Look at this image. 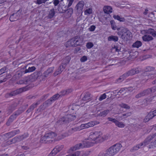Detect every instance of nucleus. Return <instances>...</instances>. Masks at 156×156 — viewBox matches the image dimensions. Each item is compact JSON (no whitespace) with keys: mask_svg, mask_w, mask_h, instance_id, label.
<instances>
[{"mask_svg":"<svg viewBox=\"0 0 156 156\" xmlns=\"http://www.w3.org/2000/svg\"><path fill=\"white\" fill-rule=\"evenodd\" d=\"M122 145L119 143L116 144L108 149L104 154V156H113L120 150Z\"/></svg>","mask_w":156,"mask_h":156,"instance_id":"f257e3e1","label":"nucleus"},{"mask_svg":"<svg viewBox=\"0 0 156 156\" xmlns=\"http://www.w3.org/2000/svg\"><path fill=\"white\" fill-rule=\"evenodd\" d=\"M57 135L55 132L51 131L48 132L41 138L40 142L42 143H51L54 140V138Z\"/></svg>","mask_w":156,"mask_h":156,"instance_id":"f03ea898","label":"nucleus"},{"mask_svg":"<svg viewBox=\"0 0 156 156\" xmlns=\"http://www.w3.org/2000/svg\"><path fill=\"white\" fill-rule=\"evenodd\" d=\"M76 118V116L75 115L68 114L65 116L60 118L57 121V122L60 124H66L75 120Z\"/></svg>","mask_w":156,"mask_h":156,"instance_id":"7ed1b4c3","label":"nucleus"},{"mask_svg":"<svg viewBox=\"0 0 156 156\" xmlns=\"http://www.w3.org/2000/svg\"><path fill=\"white\" fill-rule=\"evenodd\" d=\"M101 133L100 132L95 131L90 133L89 138L95 141V143H99L103 141L101 136Z\"/></svg>","mask_w":156,"mask_h":156,"instance_id":"20e7f679","label":"nucleus"},{"mask_svg":"<svg viewBox=\"0 0 156 156\" xmlns=\"http://www.w3.org/2000/svg\"><path fill=\"white\" fill-rule=\"evenodd\" d=\"M29 87L28 86H27L26 87L20 88L7 93L6 95L10 97L16 95L23 91L28 90Z\"/></svg>","mask_w":156,"mask_h":156,"instance_id":"39448f33","label":"nucleus"},{"mask_svg":"<svg viewBox=\"0 0 156 156\" xmlns=\"http://www.w3.org/2000/svg\"><path fill=\"white\" fill-rule=\"evenodd\" d=\"M138 69H132L128 72L124 73L122 76L118 79V81L120 80V82L122 81L124 79L126 78L127 77L129 76H132L135 74L139 73V71Z\"/></svg>","mask_w":156,"mask_h":156,"instance_id":"423d86ee","label":"nucleus"},{"mask_svg":"<svg viewBox=\"0 0 156 156\" xmlns=\"http://www.w3.org/2000/svg\"><path fill=\"white\" fill-rule=\"evenodd\" d=\"M138 69H132L128 72L124 73L122 76L118 79V81L120 80V82L122 81L124 79L126 78L127 77L129 76H132L135 74L139 73V71Z\"/></svg>","mask_w":156,"mask_h":156,"instance_id":"0eeeda50","label":"nucleus"},{"mask_svg":"<svg viewBox=\"0 0 156 156\" xmlns=\"http://www.w3.org/2000/svg\"><path fill=\"white\" fill-rule=\"evenodd\" d=\"M156 136V133L152 135H150L148 136L144 141L143 142L141 143L140 144H137V145L139 148H142L144 146L148 144L149 143L153 138H154Z\"/></svg>","mask_w":156,"mask_h":156,"instance_id":"6e6552de","label":"nucleus"},{"mask_svg":"<svg viewBox=\"0 0 156 156\" xmlns=\"http://www.w3.org/2000/svg\"><path fill=\"white\" fill-rule=\"evenodd\" d=\"M32 76L26 77L24 78L23 80H18L16 82V83L18 84H28L30 83L33 80H32Z\"/></svg>","mask_w":156,"mask_h":156,"instance_id":"1a4fd4ad","label":"nucleus"},{"mask_svg":"<svg viewBox=\"0 0 156 156\" xmlns=\"http://www.w3.org/2000/svg\"><path fill=\"white\" fill-rule=\"evenodd\" d=\"M151 93H152L151 92V89L150 88H148L144 90L142 92L136 94L135 96V98H139L142 97L147 95Z\"/></svg>","mask_w":156,"mask_h":156,"instance_id":"9d476101","label":"nucleus"},{"mask_svg":"<svg viewBox=\"0 0 156 156\" xmlns=\"http://www.w3.org/2000/svg\"><path fill=\"white\" fill-rule=\"evenodd\" d=\"M22 137V136H17L8 141L7 142L9 144H11L20 142L23 140Z\"/></svg>","mask_w":156,"mask_h":156,"instance_id":"9b49d317","label":"nucleus"},{"mask_svg":"<svg viewBox=\"0 0 156 156\" xmlns=\"http://www.w3.org/2000/svg\"><path fill=\"white\" fill-rule=\"evenodd\" d=\"M36 69H26L24 71L23 70L21 71L17 72L16 75L19 77L21 76L23 74H25L27 73L32 72L34 71Z\"/></svg>","mask_w":156,"mask_h":156,"instance_id":"f8f14e48","label":"nucleus"},{"mask_svg":"<svg viewBox=\"0 0 156 156\" xmlns=\"http://www.w3.org/2000/svg\"><path fill=\"white\" fill-rule=\"evenodd\" d=\"M120 29V28H118V29ZM121 29L122 30V31H123L124 32H125V35H126V36H125L124 37L126 39H129L130 38V37L132 36V34L131 32L128 30H127V29L124 28V27H121Z\"/></svg>","mask_w":156,"mask_h":156,"instance_id":"ddd939ff","label":"nucleus"},{"mask_svg":"<svg viewBox=\"0 0 156 156\" xmlns=\"http://www.w3.org/2000/svg\"><path fill=\"white\" fill-rule=\"evenodd\" d=\"M84 5V2L82 1H80L76 5V8L78 11L82 12Z\"/></svg>","mask_w":156,"mask_h":156,"instance_id":"4468645a","label":"nucleus"},{"mask_svg":"<svg viewBox=\"0 0 156 156\" xmlns=\"http://www.w3.org/2000/svg\"><path fill=\"white\" fill-rule=\"evenodd\" d=\"M95 143L93 142L90 141V140H89V139L84 141L82 142L83 147H89L93 145Z\"/></svg>","mask_w":156,"mask_h":156,"instance_id":"2eb2a0df","label":"nucleus"},{"mask_svg":"<svg viewBox=\"0 0 156 156\" xmlns=\"http://www.w3.org/2000/svg\"><path fill=\"white\" fill-rule=\"evenodd\" d=\"M91 94L89 92H87L84 94V97L82 98V100L85 102L83 103H86L91 100Z\"/></svg>","mask_w":156,"mask_h":156,"instance_id":"dca6fc26","label":"nucleus"},{"mask_svg":"<svg viewBox=\"0 0 156 156\" xmlns=\"http://www.w3.org/2000/svg\"><path fill=\"white\" fill-rule=\"evenodd\" d=\"M26 107L25 106L23 105L21 108H20L18 110L16 111L13 114L17 116L20 115L26 109Z\"/></svg>","mask_w":156,"mask_h":156,"instance_id":"f3484780","label":"nucleus"},{"mask_svg":"<svg viewBox=\"0 0 156 156\" xmlns=\"http://www.w3.org/2000/svg\"><path fill=\"white\" fill-rule=\"evenodd\" d=\"M41 100L38 101L35 103H33L30 107L26 111L27 113H29L31 111L34 110V109L36 108L37 105L40 103Z\"/></svg>","mask_w":156,"mask_h":156,"instance_id":"a211bd4d","label":"nucleus"},{"mask_svg":"<svg viewBox=\"0 0 156 156\" xmlns=\"http://www.w3.org/2000/svg\"><path fill=\"white\" fill-rule=\"evenodd\" d=\"M103 9L104 12L108 14H110L112 12V7L110 6H105L103 7Z\"/></svg>","mask_w":156,"mask_h":156,"instance_id":"6ab92c4d","label":"nucleus"},{"mask_svg":"<svg viewBox=\"0 0 156 156\" xmlns=\"http://www.w3.org/2000/svg\"><path fill=\"white\" fill-rule=\"evenodd\" d=\"M7 69H0V75L2 74H5L4 75H6V78L7 79L8 78H10L11 76L9 74L10 73H8V71H6Z\"/></svg>","mask_w":156,"mask_h":156,"instance_id":"aec40b11","label":"nucleus"},{"mask_svg":"<svg viewBox=\"0 0 156 156\" xmlns=\"http://www.w3.org/2000/svg\"><path fill=\"white\" fill-rule=\"evenodd\" d=\"M82 143L76 144L73 147H71L69 149V151H73L81 148H83Z\"/></svg>","mask_w":156,"mask_h":156,"instance_id":"412c9836","label":"nucleus"},{"mask_svg":"<svg viewBox=\"0 0 156 156\" xmlns=\"http://www.w3.org/2000/svg\"><path fill=\"white\" fill-rule=\"evenodd\" d=\"M133 90V87H132L122 88H121V89L117 92V94L119 95L120 94H119V93H121L122 92H124V91L125 90L126 92H127L128 91H131Z\"/></svg>","mask_w":156,"mask_h":156,"instance_id":"4be33fe9","label":"nucleus"},{"mask_svg":"<svg viewBox=\"0 0 156 156\" xmlns=\"http://www.w3.org/2000/svg\"><path fill=\"white\" fill-rule=\"evenodd\" d=\"M20 13L19 12H18L17 13H14L13 14L11 15L9 18V20L11 21H14L18 19L19 18L20 15H18V14Z\"/></svg>","mask_w":156,"mask_h":156,"instance_id":"5701e85b","label":"nucleus"},{"mask_svg":"<svg viewBox=\"0 0 156 156\" xmlns=\"http://www.w3.org/2000/svg\"><path fill=\"white\" fill-rule=\"evenodd\" d=\"M16 116H15L13 114L11 115L9 119L7 122L6 123V124L7 126H9L11 123L13 121V120L16 119Z\"/></svg>","mask_w":156,"mask_h":156,"instance_id":"b1692460","label":"nucleus"},{"mask_svg":"<svg viewBox=\"0 0 156 156\" xmlns=\"http://www.w3.org/2000/svg\"><path fill=\"white\" fill-rule=\"evenodd\" d=\"M18 105L17 103H14L9 106L8 110L9 112H12L15 110Z\"/></svg>","mask_w":156,"mask_h":156,"instance_id":"393cba45","label":"nucleus"},{"mask_svg":"<svg viewBox=\"0 0 156 156\" xmlns=\"http://www.w3.org/2000/svg\"><path fill=\"white\" fill-rule=\"evenodd\" d=\"M118 38L117 36L114 35H111L109 36L108 38V41H113L116 42L118 41Z\"/></svg>","mask_w":156,"mask_h":156,"instance_id":"a878e982","label":"nucleus"},{"mask_svg":"<svg viewBox=\"0 0 156 156\" xmlns=\"http://www.w3.org/2000/svg\"><path fill=\"white\" fill-rule=\"evenodd\" d=\"M70 41L72 46L76 47L79 45V44L78 43V40H76L75 37L71 39Z\"/></svg>","mask_w":156,"mask_h":156,"instance_id":"bb28decb","label":"nucleus"},{"mask_svg":"<svg viewBox=\"0 0 156 156\" xmlns=\"http://www.w3.org/2000/svg\"><path fill=\"white\" fill-rule=\"evenodd\" d=\"M64 146L62 145L60 146H57L54 148L53 150L56 152V154L59 152H60L63 148Z\"/></svg>","mask_w":156,"mask_h":156,"instance_id":"cd10ccee","label":"nucleus"},{"mask_svg":"<svg viewBox=\"0 0 156 156\" xmlns=\"http://www.w3.org/2000/svg\"><path fill=\"white\" fill-rule=\"evenodd\" d=\"M142 39L145 41H148L153 39V37L150 35H146L142 37Z\"/></svg>","mask_w":156,"mask_h":156,"instance_id":"c85d7f7f","label":"nucleus"},{"mask_svg":"<svg viewBox=\"0 0 156 156\" xmlns=\"http://www.w3.org/2000/svg\"><path fill=\"white\" fill-rule=\"evenodd\" d=\"M55 12L54 9H51L48 11V17L49 18L51 19L55 16Z\"/></svg>","mask_w":156,"mask_h":156,"instance_id":"c756f323","label":"nucleus"},{"mask_svg":"<svg viewBox=\"0 0 156 156\" xmlns=\"http://www.w3.org/2000/svg\"><path fill=\"white\" fill-rule=\"evenodd\" d=\"M146 33L148 34H151L154 37H156V31L152 29H150L146 30Z\"/></svg>","mask_w":156,"mask_h":156,"instance_id":"7c9ffc66","label":"nucleus"},{"mask_svg":"<svg viewBox=\"0 0 156 156\" xmlns=\"http://www.w3.org/2000/svg\"><path fill=\"white\" fill-rule=\"evenodd\" d=\"M109 112V110L108 109H106L101 112L98 115L104 117Z\"/></svg>","mask_w":156,"mask_h":156,"instance_id":"2f4dec72","label":"nucleus"},{"mask_svg":"<svg viewBox=\"0 0 156 156\" xmlns=\"http://www.w3.org/2000/svg\"><path fill=\"white\" fill-rule=\"evenodd\" d=\"M67 12L66 13V16L68 18L70 17L73 13V9L72 8H70L68 9L67 10Z\"/></svg>","mask_w":156,"mask_h":156,"instance_id":"473e14b6","label":"nucleus"},{"mask_svg":"<svg viewBox=\"0 0 156 156\" xmlns=\"http://www.w3.org/2000/svg\"><path fill=\"white\" fill-rule=\"evenodd\" d=\"M121 27H117V30H118L117 34L119 36H121L122 37H124V36L125 35V32H124L123 31H122L121 28L119 29H117L118 28H121Z\"/></svg>","mask_w":156,"mask_h":156,"instance_id":"72a5a7b5","label":"nucleus"},{"mask_svg":"<svg viewBox=\"0 0 156 156\" xmlns=\"http://www.w3.org/2000/svg\"><path fill=\"white\" fill-rule=\"evenodd\" d=\"M113 17L115 20H117L121 22H123L125 20L124 18L121 17L118 15H114L113 16Z\"/></svg>","mask_w":156,"mask_h":156,"instance_id":"f704fd0d","label":"nucleus"},{"mask_svg":"<svg viewBox=\"0 0 156 156\" xmlns=\"http://www.w3.org/2000/svg\"><path fill=\"white\" fill-rule=\"evenodd\" d=\"M142 44L140 41H137L133 44L132 46L134 48H138L142 45Z\"/></svg>","mask_w":156,"mask_h":156,"instance_id":"c9c22d12","label":"nucleus"},{"mask_svg":"<svg viewBox=\"0 0 156 156\" xmlns=\"http://www.w3.org/2000/svg\"><path fill=\"white\" fill-rule=\"evenodd\" d=\"M93 12L92 9L91 8H89L87 9L84 11V13L85 15H88L91 14Z\"/></svg>","mask_w":156,"mask_h":156,"instance_id":"e433bc0d","label":"nucleus"},{"mask_svg":"<svg viewBox=\"0 0 156 156\" xmlns=\"http://www.w3.org/2000/svg\"><path fill=\"white\" fill-rule=\"evenodd\" d=\"M81 127L80 126L72 128L69 130V131L71 133H73L74 132L81 129Z\"/></svg>","mask_w":156,"mask_h":156,"instance_id":"4c0bfd02","label":"nucleus"},{"mask_svg":"<svg viewBox=\"0 0 156 156\" xmlns=\"http://www.w3.org/2000/svg\"><path fill=\"white\" fill-rule=\"evenodd\" d=\"M60 97V95H59V94H57L51 97L50 98V99L53 102L57 100Z\"/></svg>","mask_w":156,"mask_h":156,"instance_id":"58836bf2","label":"nucleus"},{"mask_svg":"<svg viewBox=\"0 0 156 156\" xmlns=\"http://www.w3.org/2000/svg\"><path fill=\"white\" fill-rule=\"evenodd\" d=\"M52 71V70L51 69H48L43 74V76L45 77H48V75L50 74Z\"/></svg>","mask_w":156,"mask_h":156,"instance_id":"ea45409f","label":"nucleus"},{"mask_svg":"<svg viewBox=\"0 0 156 156\" xmlns=\"http://www.w3.org/2000/svg\"><path fill=\"white\" fill-rule=\"evenodd\" d=\"M110 23L112 29L114 30H115L117 29V28L118 27H116L115 25V22L113 20H112L110 21Z\"/></svg>","mask_w":156,"mask_h":156,"instance_id":"a19ab883","label":"nucleus"},{"mask_svg":"<svg viewBox=\"0 0 156 156\" xmlns=\"http://www.w3.org/2000/svg\"><path fill=\"white\" fill-rule=\"evenodd\" d=\"M46 108H47L46 106L45 105V104L44 103H43L39 106V107L37 109V111H39V112H41L42 111L44 110Z\"/></svg>","mask_w":156,"mask_h":156,"instance_id":"79ce46f5","label":"nucleus"},{"mask_svg":"<svg viewBox=\"0 0 156 156\" xmlns=\"http://www.w3.org/2000/svg\"><path fill=\"white\" fill-rule=\"evenodd\" d=\"M3 135L6 137L8 139L11 138L14 136L11 131L7 133H5L3 134Z\"/></svg>","mask_w":156,"mask_h":156,"instance_id":"37998d69","label":"nucleus"},{"mask_svg":"<svg viewBox=\"0 0 156 156\" xmlns=\"http://www.w3.org/2000/svg\"><path fill=\"white\" fill-rule=\"evenodd\" d=\"M116 126H117L119 127L123 128L124 127L125 125L122 122H120L118 120L115 124Z\"/></svg>","mask_w":156,"mask_h":156,"instance_id":"c03bdc74","label":"nucleus"},{"mask_svg":"<svg viewBox=\"0 0 156 156\" xmlns=\"http://www.w3.org/2000/svg\"><path fill=\"white\" fill-rule=\"evenodd\" d=\"M52 101L49 99L47 100L44 103L45 104V105L47 108L51 105L52 104Z\"/></svg>","mask_w":156,"mask_h":156,"instance_id":"a18cd8bd","label":"nucleus"},{"mask_svg":"<svg viewBox=\"0 0 156 156\" xmlns=\"http://www.w3.org/2000/svg\"><path fill=\"white\" fill-rule=\"evenodd\" d=\"M147 117H149L150 119H152L154 117L156 116V114H154L153 111H151L149 113H148V114L147 115Z\"/></svg>","mask_w":156,"mask_h":156,"instance_id":"49530a36","label":"nucleus"},{"mask_svg":"<svg viewBox=\"0 0 156 156\" xmlns=\"http://www.w3.org/2000/svg\"><path fill=\"white\" fill-rule=\"evenodd\" d=\"M62 69H57L56 70L54 73V76H56L58 74H60L61 72L63 71V70H61Z\"/></svg>","mask_w":156,"mask_h":156,"instance_id":"de8ad7c7","label":"nucleus"},{"mask_svg":"<svg viewBox=\"0 0 156 156\" xmlns=\"http://www.w3.org/2000/svg\"><path fill=\"white\" fill-rule=\"evenodd\" d=\"M94 44L92 42H88L86 44V47L88 49H90L93 47Z\"/></svg>","mask_w":156,"mask_h":156,"instance_id":"09e8293b","label":"nucleus"},{"mask_svg":"<svg viewBox=\"0 0 156 156\" xmlns=\"http://www.w3.org/2000/svg\"><path fill=\"white\" fill-rule=\"evenodd\" d=\"M107 119L109 121H110L114 123L115 124L116 123V122L117 121V120H116L115 119L113 118L109 117L107 118Z\"/></svg>","mask_w":156,"mask_h":156,"instance_id":"8fccbe9b","label":"nucleus"},{"mask_svg":"<svg viewBox=\"0 0 156 156\" xmlns=\"http://www.w3.org/2000/svg\"><path fill=\"white\" fill-rule=\"evenodd\" d=\"M107 95L105 93H104L103 94L101 95L100 96L99 100L100 101H101L105 99L106 98Z\"/></svg>","mask_w":156,"mask_h":156,"instance_id":"3c124183","label":"nucleus"},{"mask_svg":"<svg viewBox=\"0 0 156 156\" xmlns=\"http://www.w3.org/2000/svg\"><path fill=\"white\" fill-rule=\"evenodd\" d=\"M11 132L12 133L13 136H14L16 134H19L20 132V131L19 129H17L16 130L12 131Z\"/></svg>","mask_w":156,"mask_h":156,"instance_id":"603ef678","label":"nucleus"},{"mask_svg":"<svg viewBox=\"0 0 156 156\" xmlns=\"http://www.w3.org/2000/svg\"><path fill=\"white\" fill-rule=\"evenodd\" d=\"M131 115V113L130 112H128L125 114H122V115L121 116V117H122V116L123 117V118H125L126 117H127L129 116H130Z\"/></svg>","mask_w":156,"mask_h":156,"instance_id":"864d4df0","label":"nucleus"},{"mask_svg":"<svg viewBox=\"0 0 156 156\" xmlns=\"http://www.w3.org/2000/svg\"><path fill=\"white\" fill-rule=\"evenodd\" d=\"M120 106L121 107L129 109L130 108V107L129 105L124 103H122L120 105Z\"/></svg>","mask_w":156,"mask_h":156,"instance_id":"5fc2aeb1","label":"nucleus"},{"mask_svg":"<svg viewBox=\"0 0 156 156\" xmlns=\"http://www.w3.org/2000/svg\"><path fill=\"white\" fill-rule=\"evenodd\" d=\"M75 38L76 40L78 39V43L79 44V45L81 44L82 43V40L78 36H76Z\"/></svg>","mask_w":156,"mask_h":156,"instance_id":"6e6d98bb","label":"nucleus"},{"mask_svg":"<svg viewBox=\"0 0 156 156\" xmlns=\"http://www.w3.org/2000/svg\"><path fill=\"white\" fill-rule=\"evenodd\" d=\"M89 125L88 123L84 124H82L81 125V127L83 128H87L90 127V126Z\"/></svg>","mask_w":156,"mask_h":156,"instance_id":"4d7b16f0","label":"nucleus"},{"mask_svg":"<svg viewBox=\"0 0 156 156\" xmlns=\"http://www.w3.org/2000/svg\"><path fill=\"white\" fill-rule=\"evenodd\" d=\"M87 60V56H83L80 59V61L81 62H84Z\"/></svg>","mask_w":156,"mask_h":156,"instance_id":"13d9d810","label":"nucleus"},{"mask_svg":"<svg viewBox=\"0 0 156 156\" xmlns=\"http://www.w3.org/2000/svg\"><path fill=\"white\" fill-rule=\"evenodd\" d=\"M112 50L117 52H119L120 51V48L117 46H114L112 48Z\"/></svg>","mask_w":156,"mask_h":156,"instance_id":"bf43d9fd","label":"nucleus"},{"mask_svg":"<svg viewBox=\"0 0 156 156\" xmlns=\"http://www.w3.org/2000/svg\"><path fill=\"white\" fill-rule=\"evenodd\" d=\"M65 46L66 47L72 46L70 40L66 43L65 44Z\"/></svg>","mask_w":156,"mask_h":156,"instance_id":"052dcab7","label":"nucleus"},{"mask_svg":"<svg viewBox=\"0 0 156 156\" xmlns=\"http://www.w3.org/2000/svg\"><path fill=\"white\" fill-rule=\"evenodd\" d=\"M96 28V27L94 25H91L89 28L88 29L90 31H94Z\"/></svg>","mask_w":156,"mask_h":156,"instance_id":"680f3d73","label":"nucleus"},{"mask_svg":"<svg viewBox=\"0 0 156 156\" xmlns=\"http://www.w3.org/2000/svg\"><path fill=\"white\" fill-rule=\"evenodd\" d=\"M74 0H67V2L68 3L67 7L69 8L72 5Z\"/></svg>","mask_w":156,"mask_h":156,"instance_id":"e2e57ef3","label":"nucleus"},{"mask_svg":"<svg viewBox=\"0 0 156 156\" xmlns=\"http://www.w3.org/2000/svg\"><path fill=\"white\" fill-rule=\"evenodd\" d=\"M46 1V0H37L36 3L38 4H41L42 3H45Z\"/></svg>","mask_w":156,"mask_h":156,"instance_id":"0e129e2a","label":"nucleus"},{"mask_svg":"<svg viewBox=\"0 0 156 156\" xmlns=\"http://www.w3.org/2000/svg\"><path fill=\"white\" fill-rule=\"evenodd\" d=\"M28 134L27 133H24V134L21 135L20 136H22V140H23L24 139L26 138L28 136Z\"/></svg>","mask_w":156,"mask_h":156,"instance_id":"69168bd1","label":"nucleus"},{"mask_svg":"<svg viewBox=\"0 0 156 156\" xmlns=\"http://www.w3.org/2000/svg\"><path fill=\"white\" fill-rule=\"evenodd\" d=\"M65 90H64L61 91L60 92H59V95H60V97L66 95V93H65Z\"/></svg>","mask_w":156,"mask_h":156,"instance_id":"338daca9","label":"nucleus"},{"mask_svg":"<svg viewBox=\"0 0 156 156\" xmlns=\"http://www.w3.org/2000/svg\"><path fill=\"white\" fill-rule=\"evenodd\" d=\"M56 154V152L53 150L48 155V156H54Z\"/></svg>","mask_w":156,"mask_h":156,"instance_id":"774afa93","label":"nucleus"}]
</instances>
